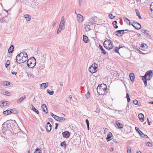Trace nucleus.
<instances>
[{
	"mask_svg": "<svg viewBox=\"0 0 153 153\" xmlns=\"http://www.w3.org/2000/svg\"><path fill=\"white\" fill-rule=\"evenodd\" d=\"M26 97L25 95L22 96L19 99L17 100V103H20L22 101L25 99L26 98Z\"/></svg>",
	"mask_w": 153,
	"mask_h": 153,
	"instance_id": "21",
	"label": "nucleus"
},
{
	"mask_svg": "<svg viewBox=\"0 0 153 153\" xmlns=\"http://www.w3.org/2000/svg\"><path fill=\"white\" fill-rule=\"evenodd\" d=\"M60 146H64L65 148H66V142L65 141H63L60 144Z\"/></svg>",
	"mask_w": 153,
	"mask_h": 153,
	"instance_id": "39",
	"label": "nucleus"
},
{
	"mask_svg": "<svg viewBox=\"0 0 153 153\" xmlns=\"http://www.w3.org/2000/svg\"><path fill=\"white\" fill-rule=\"evenodd\" d=\"M3 83L4 85L6 86H9L10 84V83L9 82L6 81H4Z\"/></svg>",
	"mask_w": 153,
	"mask_h": 153,
	"instance_id": "40",
	"label": "nucleus"
},
{
	"mask_svg": "<svg viewBox=\"0 0 153 153\" xmlns=\"http://www.w3.org/2000/svg\"><path fill=\"white\" fill-rule=\"evenodd\" d=\"M147 121H148V124L149 125H150V123L149 121V119L148 118H147Z\"/></svg>",
	"mask_w": 153,
	"mask_h": 153,
	"instance_id": "63",
	"label": "nucleus"
},
{
	"mask_svg": "<svg viewBox=\"0 0 153 153\" xmlns=\"http://www.w3.org/2000/svg\"><path fill=\"white\" fill-rule=\"evenodd\" d=\"M103 45L104 47L108 50H110L113 49L114 47L113 43L110 39L105 40L103 43Z\"/></svg>",
	"mask_w": 153,
	"mask_h": 153,
	"instance_id": "3",
	"label": "nucleus"
},
{
	"mask_svg": "<svg viewBox=\"0 0 153 153\" xmlns=\"http://www.w3.org/2000/svg\"><path fill=\"white\" fill-rule=\"evenodd\" d=\"M1 103V106H5L6 105H8L9 103L8 102H2V103Z\"/></svg>",
	"mask_w": 153,
	"mask_h": 153,
	"instance_id": "27",
	"label": "nucleus"
},
{
	"mask_svg": "<svg viewBox=\"0 0 153 153\" xmlns=\"http://www.w3.org/2000/svg\"><path fill=\"white\" fill-rule=\"evenodd\" d=\"M143 81L144 83V85L146 86L147 85V79H145Z\"/></svg>",
	"mask_w": 153,
	"mask_h": 153,
	"instance_id": "55",
	"label": "nucleus"
},
{
	"mask_svg": "<svg viewBox=\"0 0 153 153\" xmlns=\"http://www.w3.org/2000/svg\"><path fill=\"white\" fill-rule=\"evenodd\" d=\"M97 67V64L95 63L93 64L89 68V71L91 73H93L96 72Z\"/></svg>",
	"mask_w": 153,
	"mask_h": 153,
	"instance_id": "5",
	"label": "nucleus"
},
{
	"mask_svg": "<svg viewBox=\"0 0 153 153\" xmlns=\"http://www.w3.org/2000/svg\"><path fill=\"white\" fill-rule=\"evenodd\" d=\"M11 73L13 74L16 75L17 73L15 72H11Z\"/></svg>",
	"mask_w": 153,
	"mask_h": 153,
	"instance_id": "62",
	"label": "nucleus"
},
{
	"mask_svg": "<svg viewBox=\"0 0 153 153\" xmlns=\"http://www.w3.org/2000/svg\"><path fill=\"white\" fill-rule=\"evenodd\" d=\"M85 96L87 99L89 98L90 97V95L89 92H88L87 93L85 94Z\"/></svg>",
	"mask_w": 153,
	"mask_h": 153,
	"instance_id": "44",
	"label": "nucleus"
},
{
	"mask_svg": "<svg viewBox=\"0 0 153 153\" xmlns=\"http://www.w3.org/2000/svg\"><path fill=\"white\" fill-rule=\"evenodd\" d=\"M84 28L85 31H89L90 30V26L89 25L87 24H85L84 25Z\"/></svg>",
	"mask_w": 153,
	"mask_h": 153,
	"instance_id": "26",
	"label": "nucleus"
},
{
	"mask_svg": "<svg viewBox=\"0 0 153 153\" xmlns=\"http://www.w3.org/2000/svg\"><path fill=\"white\" fill-rule=\"evenodd\" d=\"M53 116V117H53L55 120L56 119V117H57V116L56 115H54V116Z\"/></svg>",
	"mask_w": 153,
	"mask_h": 153,
	"instance_id": "59",
	"label": "nucleus"
},
{
	"mask_svg": "<svg viewBox=\"0 0 153 153\" xmlns=\"http://www.w3.org/2000/svg\"><path fill=\"white\" fill-rule=\"evenodd\" d=\"M117 22L116 21H114L113 22L112 24L113 26L114 27V28L115 29H117L118 27V26L117 25Z\"/></svg>",
	"mask_w": 153,
	"mask_h": 153,
	"instance_id": "35",
	"label": "nucleus"
},
{
	"mask_svg": "<svg viewBox=\"0 0 153 153\" xmlns=\"http://www.w3.org/2000/svg\"><path fill=\"white\" fill-rule=\"evenodd\" d=\"M112 16H113V15L112 14H110L109 15V18H110L111 19H113L115 17V16H114L113 17H112Z\"/></svg>",
	"mask_w": 153,
	"mask_h": 153,
	"instance_id": "54",
	"label": "nucleus"
},
{
	"mask_svg": "<svg viewBox=\"0 0 153 153\" xmlns=\"http://www.w3.org/2000/svg\"><path fill=\"white\" fill-rule=\"evenodd\" d=\"M99 46L100 49L102 51L101 53H102L104 55L106 53V52L104 50L102 46H101L100 45H99Z\"/></svg>",
	"mask_w": 153,
	"mask_h": 153,
	"instance_id": "31",
	"label": "nucleus"
},
{
	"mask_svg": "<svg viewBox=\"0 0 153 153\" xmlns=\"http://www.w3.org/2000/svg\"><path fill=\"white\" fill-rule=\"evenodd\" d=\"M14 46L12 45L10 46L8 49V52L9 53H12L13 51Z\"/></svg>",
	"mask_w": 153,
	"mask_h": 153,
	"instance_id": "24",
	"label": "nucleus"
},
{
	"mask_svg": "<svg viewBox=\"0 0 153 153\" xmlns=\"http://www.w3.org/2000/svg\"><path fill=\"white\" fill-rule=\"evenodd\" d=\"M32 107V110L34 112H35L37 114H38L39 113V112L32 105H31Z\"/></svg>",
	"mask_w": 153,
	"mask_h": 153,
	"instance_id": "36",
	"label": "nucleus"
},
{
	"mask_svg": "<svg viewBox=\"0 0 153 153\" xmlns=\"http://www.w3.org/2000/svg\"><path fill=\"white\" fill-rule=\"evenodd\" d=\"M47 92L50 95H52L53 94L54 92L53 91H51L49 89H48L47 90Z\"/></svg>",
	"mask_w": 153,
	"mask_h": 153,
	"instance_id": "42",
	"label": "nucleus"
},
{
	"mask_svg": "<svg viewBox=\"0 0 153 153\" xmlns=\"http://www.w3.org/2000/svg\"><path fill=\"white\" fill-rule=\"evenodd\" d=\"M121 32H124V30H118L115 32L116 34L118 36H122L123 33H121Z\"/></svg>",
	"mask_w": 153,
	"mask_h": 153,
	"instance_id": "16",
	"label": "nucleus"
},
{
	"mask_svg": "<svg viewBox=\"0 0 153 153\" xmlns=\"http://www.w3.org/2000/svg\"><path fill=\"white\" fill-rule=\"evenodd\" d=\"M52 126L50 123L48 122L47 123L46 127V129L47 132H49L51 131V129Z\"/></svg>",
	"mask_w": 153,
	"mask_h": 153,
	"instance_id": "12",
	"label": "nucleus"
},
{
	"mask_svg": "<svg viewBox=\"0 0 153 153\" xmlns=\"http://www.w3.org/2000/svg\"><path fill=\"white\" fill-rule=\"evenodd\" d=\"M113 150H114V149L112 148H111L110 149V151H111V152H112L113 151Z\"/></svg>",
	"mask_w": 153,
	"mask_h": 153,
	"instance_id": "64",
	"label": "nucleus"
},
{
	"mask_svg": "<svg viewBox=\"0 0 153 153\" xmlns=\"http://www.w3.org/2000/svg\"><path fill=\"white\" fill-rule=\"evenodd\" d=\"M2 92L3 94L7 95L8 96L10 95V94L6 90H3Z\"/></svg>",
	"mask_w": 153,
	"mask_h": 153,
	"instance_id": "33",
	"label": "nucleus"
},
{
	"mask_svg": "<svg viewBox=\"0 0 153 153\" xmlns=\"http://www.w3.org/2000/svg\"><path fill=\"white\" fill-rule=\"evenodd\" d=\"M34 153H41V150L39 148H37L35 151L34 152Z\"/></svg>",
	"mask_w": 153,
	"mask_h": 153,
	"instance_id": "43",
	"label": "nucleus"
},
{
	"mask_svg": "<svg viewBox=\"0 0 153 153\" xmlns=\"http://www.w3.org/2000/svg\"><path fill=\"white\" fill-rule=\"evenodd\" d=\"M133 102L135 105H137L138 103V101H137V100H133Z\"/></svg>",
	"mask_w": 153,
	"mask_h": 153,
	"instance_id": "51",
	"label": "nucleus"
},
{
	"mask_svg": "<svg viewBox=\"0 0 153 153\" xmlns=\"http://www.w3.org/2000/svg\"><path fill=\"white\" fill-rule=\"evenodd\" d=\"M150 10L152 11L153 10V2L151 3L150 5Z\"/></svg>",
	"mask_w": 153,
	"mask_h": 153,
	"instance_id": "47",
	"label": "nucleus"
},
{
	"mask_svg": "<svg viewBox=\"0 0 153 153\" xmlns=\"http://www.w3.org/2000/svg\"><path fill=\"white\" fill-rule=\"evenodd\" d=\"M64 25L60 23L59 25V28H61L63 30V26Z\"/></svg>",
	"mask_w": 153,
	"mask_h": 153,
	"instance_id": "49",
	"label": "nucleus"
},
{
	"mask_svg": "<svg viewBox=\"0 0 153 153\" xmlns=\"http://www.w3.org/2000/svg\"><path fill=\"white\" fill-rule=\"evenodd\" d=\"M142 33H144L145 35H148V34L146 32L147 30H141Z\"/></svg>",
	"mask_w": 153,
	"mask_h": 153,
	"instance_id": "46",
	"label": "nucleus"
},
{
	"mask_svg": "<svg viewBox=\"0 0 153 153\" xmlns=\"http://www.w3.org/2000/svg\"><path fill=\"white\" fill-rule=\"evenodd\" d=\"M123 19L124 21L127 24H128L129 25H130L131 24V22L127 18L125 17H123Z\"/></svg>",
	"mask_w": 153,
	"mask_h": 153,
	"instance_id": "25",
	"label": "nucleus"
},
{
	"mask_svg": "<svg viewBox=\"0 0 153 153\" xmlns=\"http://www.w3.org/2000/svg\"><path fill=\"white\" fill-rule=\"evenodd\" d=\"M146 145L148 146L151 147L152 146V143L150 142H147Z\"/></svg>",
	"mask_w": 153,
	"mask_h": 153,
	"instance_id": "53",
	"label": "nucleus"
},
{
	"mask_svg": "<svg viewBox=\"0 0 153 153\" xmlns=\"http://www.w3.org/2000/svg\"><path fill=\"white\" fill-rule=\"evenodd\" d=\"M85 122H86V123L87 124V125H89V122L88 121V120L87 119H86L85 120Z\"/></svg>",
	"mask_w": 153,
	"mask_h": 153,
	"instance_id": "56",
	"label": "nucleus"
},
{
	"mask_svg": "<svg viewBox=\"0 0 153 153\" xmlns=\"http://www.w3.org/2000/svg\"><path fill=\"white\" fill-rule=\"evenodd\" d=\"M62 134L64 137L68 138L69 137L70 134V133L67 131H65L62 133Z\"/></svg>",
	"mask_w": 153,
	"mask_h": 153,
	"instance_id": "11",
	"label": "nucleus"
},
{
	"mask_svg": "<svg viewBox=\"0 0 153 153\" xmlns=\"http://www.w3.org/2000/svg\"><path fill=\"white\" fill-rule=\"evenodd\" d=\"M61 20H65V18L64 16H63L61 18Z\"/></svg>",
	"mask_w": 153,
	"mask_h": 153,
	"instance_id": "61",
	"label": "nucleus"
},
{
	"mask_svg": "<svg viewBox=\"0 0 153 153\" xmlns=\"http://www.w3.org/2000/svg\"><path fill=\"white\" fill-rule=\"evenodd\" d=\"M61 28H59V27L58 28L57 31V33L59 34V33L61 31V30H62Z\"/></svg>",
	"mask_w": 153,
	"mask_h": 153,
	"instance_id": "48",
	"label": "nucleus"
},
{
	"mask_svg": "<svg viewBox=\"0 0 153 153\" xmlns=\"http://www.w3.org/2000/svg\"><path fill=\"white\" fill-rule=\"evenodd\" d=\"M60 23L64 25L65 20H61Z\"/></svg>",
	"mask_w": 153,
	"mask_h": 153,
	"instance_id": "58",
	"label": "nucleus"
},
{
	"mask_svg": "<svg viewBox=\"0 0 153 153\" xmlns=\"http://www.w3.org/2000/svg\"><path fill=\"white\" fill-rule=\"evenodd\" d=\"M135 130L137 131V132H138V134H140L142 133V132L137 127H135Z\"/></svg>",
	"mask_w": 153,
	"mask_h": 153,
	"instance_id": "38",
	"label": "nucleus"
},
{
	"mask_svg": "<svg viewBox=\"0 0 153 153\" xmlns=\"http://www.w3.org/2000/svg\"><path fill=\"white\" fill-rule=\"evenodd\" d=\"M95 19L94 17H92L88 20V23L90 25H93V24L95 23Z\"/></svg>",
	"mask_w": 153,
	"mask_h": 153,
	"instance_id": "13",
	"label": "nucleus"
},
{
	"mask_svg": "<svg viewBox=\"0 0 153 153\" xmlns=\"http://www.w3.org/2000/svg\"><path fill=\"white\" fill-rule=\"evenodd\" d=\"M49 84L48 82L43 83L42 84H40V87L41 89H42L44 88V89L46 88L48 85Z\"/></svg>",
	"mask_w": 153,
	"mask_h": 153,
	"instance_id": "14",
	"label": "nucleus"
},
{
	"mask_svg": "<svg viewBox=\"0 0 153 153\" xmlns=\"http://www.w3.org/2000/svg\"><path fill=\"white\" fill-rule=\"evenodd\" d=\"M147 47V45L143 44H141V45L140 46V48L142 50L144 51L146 49Z\"/></svg>",
	"mask_w": 153,
	"mask_h": 153,
	"instance_id": "19",
	"label": "nucleus"
},
{
	"mask_svg": "<svg viewBox=\"0 0 153 153\" xmlns=\"http://www.w3.org/2000/svg\"><path fill=\"white\" fill-rule=\"evenodd\" d=\"M12 113L14 114L16 113L15 112H11V111H10L9 110H6L3 112V114H5L6 115H7Z\"/></svg>",
	"mask_w": 153,
	"mask_h": 153,
	"instance_id": "23",
	"label": "nucleus"
},
{
	"mask_svg": "<svg viewBox=\"0 0 153 153\" xmlns=\"http://www.w3.org/2000/svg\"><path fill=\"white\" fill-rule=\"evenodd\" d=\"M137 51L139 53H142L143 54V53H142V52L141 51H140L138 49H137Z\"/></svg>",
	"mask_w": 153,
	"mask_h": 153,
	"instance_id": "60",
	"label": "nucleus"
},
{
	"mask_svg": "<svg viewBox=\"0 0 153 153\" xmlns=\"http://www.w3.org/2000/svg\"><path fill=\"white\" fill-rule=\"evenodd\" d=\"M127 153H131V148L130 147H128L127 148Z\"/></svg>",
	"mask_w": 153,
	"mask_h": 153,
	"instance_id": "52",
	"label": "nucleus"
},
{
	"mask_svg": "<svg viewBox=\"0 0 153 153\" xmlns=\"http://www.w3.org/2000/svg\"><path fill=\"white\" fill-rule=\"evenodd\" d=\"M126 97L127 99L128 102H129L130 100V98L129 94L128 93H126Z\"/></svg>",
	"mask_w": 153,
	"mask_h": 153,
	"instance_id": "41",
	"label": "nucleus"
},
{
	"mask_svg": "<svg viewBox=\"0 0 153 153\" xmlns=\"http://www.w3.org/2000/svg\"><path fill=\"white\" fill-rule=\"evenodd\" d=\"M153 74L152 72L151 71H148L146 72L143 77L145 79H147V80H149L151 78Z\"/></svg>",
	"mask_w": 153,
	"mask_h": 153,
	"instance_id": "6",
	"label": "nucleus"
},
{
	"mask_svg": "<svg viewBox=\"0 0 153 153\" xmlns=\"http://www.w3.org/2000/svg\"><path fill=\"white\" fill-rule=\"evenodd\" d=\"M88 37L85 35H83V40L85 43H87L88 42Z\"/></svg>",
	"mask_w": 153,
	"mask_h": 153,
	"instance_id": "30",
	"label": "nucleus"
},
{
	"mask_svg": "<svg viewBox=\"0 0 153 153\" xmlns=\"http://www.w3.org/2000/svg\"><path fill=\"white\" fill-rule=\"evenodd\" d=\"M122 46H121V45H119V47H116L114 51L116 52L117 53L119 54V50L120 48H122Z\"/></svg>",
	"mask_w": 153,
	"mask_h": 153,
	"instance_id": "34",
	"label": "nucleus"
},
{
	"mask_svg": "<svg viewBox=\"0 0 153 153\" xmlns=\"http://www.w3.org/2000/svg\"><path fill=\"white\" fill-rule=\"evenodd\" d=\"M136 29L139 30L141 28L140 25L137 22H133L131 24Z\"/></svg>",
	"mask_w": 153,
	"mask_h": 153,
	"instance_id": "8",
	"label": "nucleus"
},
{
	"mask_svg": "<svg viewBox=\"0 0 153 153\" xmlns=\"http://www.w3.org/2000/svg\"><path fill=\"white\" fill-rule=\"evenodd\" d=\"M36 59L33 57L30 58L27 62V66L30 68H33L36 65Z\"/></svg>",
	"mask_w": 153,
	"mask_h": 153,
	"instance_id": "4",
	"label": "nucleus"
},
{
	"mask_svg": "<svg viewBox=\"0 0 153 153\" xmlns=\"http://www.w3.org/2000/svg\"><path fill=\"white\" fill-rule=\"evenodd\" d=\"M27 75L30 78H34V76L33 75L32 73L30 72H28L27 73Z\"/></svg>",
	"mask_w": 153,
	"mask_h": 153,
	"instance_id": "28",
	"label": "nucleus"
},
{
	"mask_svg": "<svg viewBox=\"0 0 153 153\" xmlns=\"http://www.w3.org/2000/svg\"><path fill=\"white\" fill-rule=\"evenodd\" d=\"M112 135V134L111 132H109L108 133L107 135V137L106 138V140L107 141H109L111 139V138Z\"/></svg>",
	"mask_w": 153,
	"mask_h": 153,
	"instance_id": "15",
	"label": "nucleus"
},
{
	"mask_svg": "<svg viewBox=\"0 0 153 153\" xmlns=\"http://www.w3.org/2000/svg\"><path fill=\"white\" fill-rule=\"evenodd\" d=\"M24 17L26 19V20L28 21H29L30 20L31 18L30 16L28 14H26L24 16Z\"/></svg>",
	"mask_w": 153,
	"mask_h": 153,
	"instance_id": "29",
	"label": "nucleus"
},
{
	"mask_svg": "<svg viewBox=\"0 0 153 153\" xmlns=\"http://www.w3.org/2000/svg\"><path fill=\"white\" fill-rule=\"evenodd\" d=\"M140 135L141 137L143 138H148L147 136L145 134L143 133V132H142V133H141L140 134Z\"/></svg>",
	"mask_w": 153,
	"mask_h": 153,
	"instance_id": "37",
	"label": "nucleus"
},
{
	"mask_svg": "<svg viewBox=\"0 0 153 153\" xmlns=\"http://www.w3.org/2000/svg\"><path fill=\"white\" fill-rule=\"evenodd\" d=\"M116 124L119 128H123V126L122 123H119L118 122H117Z\"/></svg>",
	"mask_w": 153,
	"mask_h": 153,
	"instance_id": "32",
	"label": "nucleus"
},
{
	"mask_svg": "<svg viewBox=\"0 0 153 153\" xmlns=\"http://www.w3.org/2000/svg\"><path fill=\"white\" fill-rule=\"evenodd\" d=\"M76 18L79 22H82L83 21V17L80 14H77Z\"/></svg>",
	"mask_w": 153,
	"mask_h": 153,
	"instance_id": "10",
	"label": "nucleus"
},
{
	"mask_svg": "<svg viewBox=\"0 0 153 153\" xmlns=\"http://www.w3.org/2000/svg\"><path fill=\"white\" fill-rule=\"evenodd\" d=\"M7 123L10 124L11 129L13 130L15 126L14 124L15 123V121L12 120H7Z\"/></svg>",
	"mask_w": 153,
	"mask_h": 153,
	"instance_id": "9",
	"label": "nucleus"
},
{
	"mask_svg": "<svg viewBox=\"0 0 153 153\" xmlns=\"http://www.w3.org/2000/svg\"><path fill=\"white\" fill-rule=\"evenodd\" d=\"M136 13L137 16H138L140 14L139 11L137 10H136Z\"/></svg>",
	"mask_w": 153,
	"mask_h": 153,
	"instance_id": "57",
	"label": "nucleus"
},
{
	"mask_svg": "<svg viewBox=\"0 0 153 153\" xmlns=\"http://www.w3.org/2000/svg\"><path fill=\"white\" fill-rule=\"evenodd\" d=\"M129 76L131 80L133 82L135 78L134 74L133 73H130L129 74Z\"/></svg>",
	"mask_w": 153,
	"mask_h": 153,
	"instance_id": "20",
	"label": "nucleus"
},
{
	"mask_svg": "<svg viewBox=\"0 0 153 153\" xmlns=\"http://www.w3.org/2000/svg\"><path fill=\"white\" fill-rule=\"evenodd\" d=\"M97 90V93L99 95H104L106 94L107 91V86L104 84L99 85Z\"/></svg>",
	"mask_w": 153,
	"mask_h": 153,
	"instance_id": "2",
	"label": "nucleus"
},
{
	"mask_svg": "<svg viewBox=\"0 0 153 153\" xmlns=\"http://www.w3.org/2000/svg\"><path fill=\"white\" fill-rule=\"evenodd\" d=\"M138 117L140 120L141 122H143L144 121V116L143 114L140 113L138 115Z\"/></svg>",
	"mask_w": 153,
	"mask_h": 153,
	"instance_id": "18",
	"label": "nucleus"
},
{
	"mask_svg": "<svg viewBox=\"0 0 153 153\" xmlns=\"http://www.w3.org/2000/svg\"><path fill=\"white\" fill-rule=\"evenodd\" d=\"M28 58L27 53L25 52H22L17 55L16 57V61L19 64L26 62Z\"/></svg>",
	"mask_w": 153,
	"mask_h": 153,
	"instance_id": "1",
	"label": "nucleus"
},
{
	"mask_svg": "<svg viewBox=\"0 0 153 153\" xmlns=\"http://www.w3.org/2000/svg\"><path fill=\"white\" fill-rule=\"evenodd\" d=\"M10 64V61L9 60H7L6 62V64L5 65L6 67L7 68V66H8Z\"/></svg>",
	"mask_w": 153,
	"mask_h": 153,
	"instance_id": "50",
	"label": "nucleus"
},
{
	"mask_svg": "<svg viewBox=\"0 0 153 153\" xmlns=\"http://www.w3.org/2000/svg\"><path fill=\"white\" fill-rule=\"evenodd\" d=\"M149 12L150 16L151 17H153V10L152 11L150 10Z\"/></svg>",
	"mask_w": 153,
	"mask_h": 153,
	"instance_id": "45",
	"label": "nucleus"
},
{
	"mask_svg": "<svg viewBox=\"0 0 153 153\" xmlns=\"http://www.w3.org/2000/svg\"><path fill=\"white\" fill-rule=\"evenodd\" d=\"M56 120L58 121L62 122L65 120V118L63 117H60L57 116V117H56Z\"/></svg>",
	"mask_w": 153,
	"mask_h": 153,
	"instance_id": "22",
	"label": "nucleus"
},
{
	"mask_svg": "<svg viewBox=\"0 0 153 153\" xmlns=\"http://www.w3.org/2000/svg\"><path fill=\"white\" fill-rule=\"evenodd\" d=\"M2 130L5 131L7 129H11L10 124L7 123V121L4 122L2 125Z\"/></svg>",
	"mask_w": 153,
	"mask_h": 153,
	"instance_id": "7",
	"label": "nucleus"
},
{
	"mask_svg": "<svg viewBox=\"0 0 153 153\" xmlns=\"http://www.w3.org/2000/svg\"><path fill=\"white\" fill-rule=\"evenodd\" d=\"M43 110V111L46 113H48L47 108L45 104H43L41 106Z\"/></svg>",
	"mask_w": 153,
	"mask_h": 153,
	"instance_id": "17",
	"label": "nucleus"
}]
</instances>
